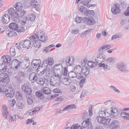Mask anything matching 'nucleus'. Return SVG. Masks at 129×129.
Wrapping results in <instances>:
<instances>
[{
	"label": "nucleus",
	"mask_w": 129,
	"mask_h": 129,
	"mask_svg": "<svg viewBox=\"0 0 129 129\" xmlns=\"http://www.w3.org/2000/svg\"><path fill=\"white\" fill-rule=\"evenodd\" d=\"M74 58L73 56H70L67 57L65 61L66 65L68 66H72L74 62Z\"/></svg>",
	"instance_id": "4468645a"
},
{
	"label": "nucleus",
	"mask_w": 129,
	"mask_h": 129,
	"mask_svg": "<svg viewBox=\"0 0 129 129\" xmlns=\"http://www.w3.org/2000/svg\"><path fill=\"white\" fill-rule=\"evenodd\" d=\"M121 25L123 26H124L127 25L126 20V19H122L120 22Z\"/></svg>",
	"instance_id": "6e6d98bb"
},
{
	"label": "nucleus",
	"mask_w": 129,
	"mask_h": 129,
	"mask_svg": "<svg viewBox=\"0 0 129 129\" xmlns=\"http://www.w3.org/2000/svg\"><path fill=\"white\" fill-rule=\"evenodd\" d=\"M47 61L48 64L50 66H51L53 64L54 62L53 59L51 57H49L47 59Z\"/></svg>",
	"instance_id": "a18cd8bd"
},
{
	"label": "nucleus",
	"mask_w": 129,
	"mask_h": 129,
	"mask_svg": "<svg viewBox=\"0 0 129 129\" xmlns=\"http://www.w3.org/2000/svg\"><path fill=\"white\" fill-rule=\"evenodd\" d=\"M71 80L67 77H65L64 78H62L61 82L63 84L65 85H68L71 82Z\"/></svg>",
	"instance_id": "2f4dec72"
},
{
	"label": "nucleus",
	"mask_w": 129,
	"mask_h": 129,
	"mask_svg": "<svg viewBox=\"0 0 129 129\" xmlns=\"http://www.w3.org/2000/svg\"><path fill=\"white\" fill-rule=\"evenodd\" d=\"M106 56L105 55L103 54V52H101L100 51H98V54L96 56V59L95 60L98 63H100L103 62L106 60Z\"/></svg>",
	"instance_id": "1a4fd4ad"
},
{
	"label": "nucleus",
	"mask_w": 129,
	"mask_h": 129,
	"mask_svg": "<svg viewBox=\"0 0 129 129\" xmlns=\"http://www.w3.org/2000/svg\"><path fill=\"white\" fill-rule=\"evenodd\" d=\"M86 81V79L85 78H83L81 79L80 81V86L81 88H82L83 84Z\"/></svg>",
	"instance_id": "bf43d9fd"
},
{
	"label": "nucleus",
	"mask_w": 129,
	"mask_h": 129,
	"mask_svg": "<svg viewBox=\"0 0 129 129\" xmlns=\"http://www.w3.org/2000/svg\"><path fill=\"white\" fill-rule=\"evenodd\" d=\"M36 96L39 98H41L43 97V95L42 92L40 91H38L36 93Z\"/></svg>",
	"instance_id": "13d9d810"
},
{
	"label": "nucleus",
	"mask_w": 129,
	"mask_h": 129,
	"mask_svg": "<svg viewBox=\"0 0 129 129\" xmlns=\"http://www.w3.org/2000/svg\"><path fill=\"white\" fill-rule=\"evenodd\" d=\"M79 32V30L78 29H73L71 31V33L73 34H77Z\"/></svg>",
	"instance_id": "0e129e2a"
},
{
	"label": "nucleus",
	"mask_w": 129,
	"mask_h": 129,
	"mask_svg": "<svg viewBox=\"0 0 129 129\" xmlns=\"http://www.w3.org/2000/svg\"><path fill=\"white\" fill-rule=\"evenodd\" d=\"M24 74L22 72H20L18 75L15 76V78L18 83H20L24 77Z\"/></svg>",
	"instance_id": "a211bd4d"
},
{
	"label": "nucleus",
	"mask_w": 129,
	"mask_h": 129,
	"mask_svg": "<svg viewBox=\"0 0 129 129\" xmlns=\"http://www.w3.org/2000/svg\"><path fill=\"white\" fill-rule=\"evenodd\" d=\"M43 93L45 94H48L50 93L51 91L50 89L48 87H45L43 89Z\"/></svg>",
	"instance_id": "58836bf2"
},
{
	"label": "nucleus",
	"mask_w": 129,
	"mask_h": 129,
	"mask_svg": "<svg viewBox=\"0 0 129 129\" xmlns=\"http://www.w3.org/2000/svg\"><path fill=\"white\" fill-rule=\"evenodd\" d=\"M29 79L32 81V83L34 81L36 82L39 86H42L44 84V82L42 79L38 78L37 77V74L34 72L31 73L29 76Z\"/></svg>",
	"instance_id": "423d86ee"
},
{
	"label": "nucleus",
	"mask_w": 129,
	"mask_h": 129,
	"mask_svg": "<svg viewBox=\"0 0 129 129\" xmlns=\"http://www.w3.org/2000/svg\"><path fill=\"white\" fill-rule=\"evenodd\" d=\"M25 17L26 19H27V17ZM35 18L36 16L35 15L30 14L29 15L27 19H29L30 21H34Z\"/></svg>",
	"instance_id": "79ce46f5"
},
{
	"label": "nucleus",
	"mask_w": 129,
	"mask_h": 129,
	"mask_svg": "<svg viewBox=\"0 0 129 129\" xmlns=\"http://www.w3.org/2000/svg\"><path fill=\"white\" fill-rule=\"evenodd\" d=\"M115 59L114 57H111L107 59L106 60V61L107 64L111 65L115 62Z\"/></svg>",
	"instance_id": "c85d7f7f"
},
{
	"label": "nucleus",
	"mask_w": 129,
	"mask_h": 129,
	"mask_svg": "<svg viewBox=\"0 0 129 129\" xmlns=\"http://www.w3.org/2000/svg\"><path fill=\"white\" fill-rule=\"evenodd\" d=\"M63 74L64 76H66L68 73V67H65L64 68L63 67Z\"/></svg>",
	"instance_id": "5fc2aeb1"
},
{
	"label": "nucleus",
	"mask_w": 129,
	"mask_h": 129,
	"mask_svg": "<svg viewBox=\"0 0 129 129\" xmlns=\"http://www.w3.org/2000/svg\"><path fill=\"white\" fill-rule=\"evenodd\" d=\"M119 114V112L117 109L114 107H112L110 108V111L107 108L103 107L100 112L101 116H106L108 117L112 116L114 117L117 116Z\"/></svg>",
	"instance_id": "20e7f679"
},
{
	"label": "nucleus",
	"mask_w": 129,
	"mask_h": 129,
	"mask_svg": "<svg viewBox=\"0 0 129 129\" xmlns=\"http://www.w3.org/2000/svg\"><path fill=\"white\" fill-rule=\"evenodd\" d=\"M110 88L113 90L117 94L120 93V91L116 87L112 85H111L110 87Z\"/></svg>",
	"instance_id": "09e8293b"
},
{
	"label": "nucleus",
	"mask_w": 129,
	"mask_h": 129,
	"mask_svg": "<svg viewBox=\"0 0 129 129\" xmlns=\"http://www.w3.org/2000/svg\"><path fill=\"white\" fill-rule=\"evenodd\" d=\"M15 50L13 47H12L10 49V53L11 56H14L16 54Z\"/></svg>",
	"instance_id": "37998d69"
},
{
	"label": "nucleus",
	"mask_w": 129,
	"mask_h": 129,
	"mask_svg": "<svg viewBox=\"0 0 129 129\" xmlns=\"http://www.w3.org/2000/svg\"><path fill=\"white\" fill-rule=\"evenodd\" d=\"M92 30V29H88L86 31H85L84 32L82 33L81 34V37L83 38L86 36V35L87 34V33H89L90 32H91Z\"/></svg>",
	"instance_id": "8fccbe9b"
},
{
	"label": "nucleus",
	"mask_w": 129,
	"mask_h": 129,
	"mask_svg": "<svg viewBox=\"0 0 129 129\" xmlns=\"http://www.w3.org/2000/svg\"><path fill=\"white\" fill-rule=\"evenodd\" d=\"M27 102L28 105L32 104L33 103V101L32 99L31 98H27Z\"/></svg>",
	"instance_id": "69168bd1"
},
{
	"label": "nucleus",
	"mask_w": 129,
	"mask_h": 129,
	"mask_svg": "<svg viewBox=\"0 0 129 129\" xmlns=\"http://www.w3.org/2000/svg\"><path fill=\"white\" fill-rule=\"evenodd\" d=\"M83 18H82L81 17L77 16L76 17L75 20L76 22L77 23H79L81 22L82 21L84 23L83 20Z\"/></svg>",
	"instance_id": "49530a36"
},
{
	"label": "nucleus",
	"mask_w": 129,
	"mask_h": 129,
	"mask_svg": "<svg viewBox=\"0 0 129 129\" xmlns=\"http://www.w3.org/2000/svg\"><path fill=\"white\" fill-rule=\"evenodd\" d=\"M98 65L99 67L102 68L105 71L109 70L108 69V66L106 64L103 63L102 62H100L98 63Z\"/></svg>",
	"instance_id": "f704fd0d"
},
{
	"label": "nucleus",
	"mask_w": 129,
	"mask_h": 129,
	"mask_svg": "<svg viewBox=\"0 0 129 129\" xmlns=\"http://www.w3.org/2000/svg\"><path fill=\"white\" fill-rule=\"evenodd\" d=\"M111 119L110 118H106L105 117H103V120L102 121V124H104L105 125H108L110 123Z\"/></svg>",
	"instance_id": "c756f323"
},
{
	"label": "nucleus",
	"mask_w": 129,
	"mask_h": 129,
	"mask_svg": "<svg viewBox=\"0 0 129 129\" xmlns=\"http://www.w3.org/2000/svg\"><path fill=\"white\" fill-rule=\"evenodd\" d=\"M84 23L88 25H92L94 24L95 21L94 18H83Z\"/></svg>",
	"instance_id": "2eb2a0df"
},
{
	"label": "nucleus",
	"mask_w": 129,
	"mask_h": 129,
	"mask_svg": "<svg viewBox=\"0 0 129 129\" xmlns=\"http://www.w3.org/2000/svg\"><path fill=\"white\" fill-rule=\"evenodd\" d=\"M111 48V46L110 45L106 44L104 46L102 47H101L99 48L98 50L100 52H103V51L109 49Z\"/></svg>",
	"instance_id": "473e14b6"
},
{
	"label": "nucleus",
	"mask_w": 129,
	"mask_h": 129,
	"mask_svg": "<svg viewBox=\"0 0 129 129\" xmlns=\"http://www.w3.org/2000/svg\"><path fill=\"white\" fill-rule=\"evenodd\" d=\"M15 96L16 98L18 100H20L21 99L22 95L19 92H17L16 93Z\"/></svg>",
	"instance_id": "052dcab7"
},
{
	"label": "nucleus",
	"mask_w": 129,
	"mask_h": 129,
	"mask_svg": "<svg viewBox=\"0 0 129 129\" xmlns=\"http://www.w3.org/2000/svg\"><path fill=\"white\" fill-rule=\"evenodd\" d=\"M18 25L15 23H10L9 26V27L10 28L16 31L18 27Z\"/></svg>",
	"instance_id": "72a5a7b5"
},
{
	"label": "nucleus",
	"mask_w": 129,
	"mask_h": 129,
	"mask_svg": "<svg viewBox=\"0 0 129 129\" xmlns=\"http://www.w3.org/2000/svg\"><path fill=\"white\" fill-rule=\"evenodd\" d=\"M63 66L60 64H55L53 67V73H59L60 74H63Z\"/></svg>",
	"instance_id": "9b49d317"
},
{
	"label": "nucleus",
	"mask_w": 129,
	"mask_h": 129,
	"mask_svg": "<svg viewBox=\"0 0 129 129\" xmlns=\"http://www.w3.org/2000/svg\"><path fill=\"white\" fill-rule=\"evenodd\" d=\"M98 62L96 61L95 62L92 61H88L87 63L88 67L90 68L94 67L98 64Z\"/></svg>",
	"instance_id": "ea45409f"
},
{
	"label": "nucleus",
	"mask_w": 129,
	"mask_h": 129,
	"mask_svg": "<svg viewBox=\"0 0 129 129\" xmlns=\"http://www.w3.org/2000/svg\"><path fill=\"white\" fill-rule=\"evenodd\" d=\"M20 63L17 59H15L12 61V62L10 65L11 68L12 69L15 68L18 69V67L20 65Z\"/></svg>",
	"instance_id": "aec40b11"
},
{
	"label": "nucleus",
	"mask_w": 129,
	"mask_h": 129,
	"mask_svg": "<svg viewBox=\"0 0 129 129\" xmlns=\"http://www.w3.org/2000/svg\"><path fill=\"white\" fill-rule=\"evenodd\" d=\"M121 117L125 120H129V113L124 112H121L120 114Z\"/></svg>",
	"instance_id": "7c9ffc66"
},
{
	"label": "nucleus",
	"mask_w": 129,
	"mask_h": 129,
	"mask_svg": "<svg viewBox=\"0 0 129 129\" xmlns=\"http://www.w3.org/2000/svg\"><path fill=\"white\" fill-rule=\"evenodd\" d=\"M24 107L23 104L20 102L17 103L16 105V108L18 110H22Z\"/></svg>",
	"instance_id": "4c0bfd02"
},
{
	"label": "nucleus",
	"mask_w": 129,
	"mask_h": 129,
	"mask_svg": "<svg viewBox=\"0 0 129 129\" xmlns=\"http://www.w3.org/2000/svg\"><path fill=\"white\" fill-rule=\"evenodd\" d=\"M76 108V106L74 104L70 105L67 106L66 107L63 109L62 111H63L70 109H75Z\"/></svg>",
	"instance_id": "c9c22d12"
},
{
	"label": "nucleus",
	"mask_w": 129,
	"mask_h": 129,
	"mask_svg": "<svg viewBox=\"0 0 129 129\" xmlns=\"http://www.w3.org/2000/svg\"><path fill=\"white\" fill-rule=\"evenodd\" d=\"M71 129H82L81 127L78 124H76L73 125L71 127Z\"/></svg>",
	"instance_id": "603ef678"
},
{
	"label": "nucleus",
	"mask_w": 129,
	"mask_h": 129,
	"mask_svg": "<svg viewBox=\"0 0 129 129\" xmlns=\"http://www.w3.org/2000/svg\"><path fill=\"white\" fill-rule=\"evenodd\" d=\"M68 75L69 77L72 78L76 77V74L74 71V72L71 71L69 73Z\"/></svg>",
	"instance_id": "3c124183"
},
{
	"label": "nucleus",
	"mask_w": 129,
	"mask_h": 129,
	"mask_svg": "<svg viewBox=\"0 0 129 129\" xmlns=\"http://www.w3.org/2000/svg\"><path fill=\"white\" fill-rule=\"evenodd\" d=\"M7 73H1L0 74V84H3L7 86L10 81V79Z\"/></svg>",
	"instance_id": "6e6552de"
},
{
	"label": "nucleus",
	"mask_w": 129,
	"mask_h": 129,
	"mask_svg": "<svg viewBox=\"0 0 129 129\" xmlns=\"http://www.w3.org/2000/svg\"><path fill=\"white\" fill-rule=\"evenodd\" d=\"M30 40L37 39L42 42H45L47 40V37L44 33L41 30H39L30 38Z\"/></svg>",
	"instance_id": "39448f33"
},
{
	"label": "nucleus",
	"mask_w": 129,
	"mask_h": 129,
	"mask_svg": "<svg viewBox=\"0 0 129 129\" xmlns=\"http://www.w3.org/2000/svg\"><path fill=\"white\" fill-rule=\"evenodd\" d=\"M90 120L89 118H88L86 120L84 121L82 123V125L84 128L89 127H92V125L91 123L90 122L89 120Z\"/></svg>",
	"instance_id": "5701e85b"
},
{
	"label": "nucleus",
	"mask_w": 129,
	"mask_h": 129,
	"mask_svg": "<svg viewBox=\"0 0 129 129\" xmlns=\"http://www.w3.org/2000/svg\"><path fill=\"white\" fill-rule=\"evenodd\" d=\"M34 121V120L32 119H28L26 121V124H29Z\"/></svg>",
	"instance_id": "774afa93"
},
{
	"label": "nucleus",
	"mask_w": 129,
	"mask_h": 129,
	"mask_svg": "<svg viewBox=\"0 0 129 129\" xmlns=\"http://www.w3.org/2000/svg\"><path fill=\"white\" fill-rule=\"evenodd\" d=\"M3 84H0V93L2 95H4L5 93V91L7 88V86H5Z\"/></svg>",
	"instance_id": "e433bc0d"
},
{
	"label": "nucleus",
	"mask_w": 129,
	"mask_h": 129,
	"mask_svg": "<svg viewBox=\"0 0 129 129\" xmlns=\"http://www.w3.org/2000/svg\"><path fill=\"white\" fill-rule=\"evenodd\" d=\"M30 40L32 42L34 46L37 48H39L41 47V41L37 39H34V40Z\"/></svg>",
	"instance_id": "412c9836"
},
{
	"label": "nucleus",
	"mask_w": 129,
	"mask_h": 129,
	"mask_svg": "<svg viewBox=\"0 0 129 129\" xmlns=\"http://www.w3.org/2000/svg\"><path fill=\"white\" fill-rule=\"evenodd\" d=\"M124 14L125 16H129V6L127 8V10L124 12Z\"/></svg>",
	"instance_id": "338daca9"
},
{
	"label": "nucleus",
	"mask_w": 129,
	"mask_h": 129,
	"mask_svg": "<svg viewBox=\"0 0 129 129\" xmlns=\"http://www.w3.org/2000/svg\"><path fill=\"white\" fill-rule=\"evenodd\" d=\"M108 127L112 129H119V122L117 120H114L110 125H109Z\"/></svg>",
	"instance_id": "6ab92c4d"
},
{
	"label": "nucleus",
	"mask_w": 129,
	"mask_h": 129,
	"mask_svg": "<svg viewBox=\"0 0 129 129\" xmlns=\"http://www.w3.org/2000/svg\"><path fill=\"white\" fill-rule=\"evenodd\" d=\"M23 68H26L28 67L30 64V61L28 59H25L23 62L21 63Z\"/></svg>",
	"instance_id": "bb28decb"
},
{
	"label": "nucleus",
	"mask_w": 129,
	"mask_h": 129,
	"mask_svg": "<svg viewBox=\"0 0 129 129\" xmlns=\"http://www.w3.org/2000/svg\"><path fill=\"white\" fill-rule=\"evenodd\" d=\"M6 33L7 36L9 37H12L15 35V33L13 31H10L7 30L6 31Z\"/></svg>",
	"instance_id": "c03bdc74"
},
{
	"label": "nucleus",
	"mask_w": 129,
	"mask_h": 129,
	"mask_svg": "<svg viewBox=\"0 0 129 129\" xmlns=\"http://www.w3.org/2000/svg\"><path fill=\"white\" fill-rule=\"evenodd\" d=\"M122 36V34L120 33H117L113 35L112 37V40L114 39H116L119 38Z\"/></svg>",
	"instance_id": "de8ad7c7"
},
{
	"label": "nucleus",
	"mask_w": 129,
	"mask_h": 129,
	"mask_svg": "<svg viewBox=\"0 0 129 129\" xmlns=\"http://www.w3.org/2000/svg\"><path fill=\"white\" fill-rule=\"evenodd\" d=\"M5 94L6 96L8 98H12L14 95V89L9 88L8 89H6L5 91Z\"/></svg>",
	"instance_id": "ddd939ff"
},
{
	"label": "nucleus",
	"mask_w": 129,
	"mask_h": 129,
	"mask_svg": "<svg viewBox=\"0 0 129 129\" xmlns=\"http://www.w3.org/2000/svg\"><path fill=\"white\" fill-rule=\"evenodd\" d=\"M31 41L29 40H26L22 41L20 42L19 45L21 47L26 48L27 49H29L30 46Z\"/></svg>",
	"instance_id": "f8f14e48"
},
{
	"label": "nucleus",
	"mask_w": 129,
	"mask_h": 129,
	"mask_svg": "<svg viewBox=\"0 0 129 129\" xmlns=\"http://www.w3.org/2000/svg\"><path fill=\"white\" fill-rule=\"evenodd\" d=\"M61 78V76L58 73H53V74L51 77V79L52 80H54L56 81L58 80Z\"/></svg>",
	"instance_id": "393cba45"
},
{
	"label": "nucleus",
	"mask_w": 129,
	"mask_h": 129,
	"mask_svg": "<svg viewBox=\"0 0 129 129\" xmlns=\"http://www.w3.org/2000/svg\"><path fill=\"white\" fill-rule=\"evenodd\" d=\"M56 83L57 82L56 81L52 80V79H51L50 82V84L52 86L55 87L56 85Z\"/></svg>",
	"instance_id": "4d7b16f0"
},
{
	"label": "nucleus",
	"mask_w": 129,
	"mask_h": 129,
	"mask_svg": "<svg viewBox=\"0 0 129 129\" xmlns=\"http://www.w3.org/2000/svg\"><path fill=\"white\" fill-rule=\"evenodd\" d=\"M111 11L112 13L114 14H116L120 12V5L118 3L115 4L112 8Z\"/></svg>",
	"instance_id": "dca6fc26"
},
{
	"label": "nucleus",
	"mask_w": 129,
	"mask_h": 129,
	"mask_svg": "<svg viewBox=\"0 0 129 129\" xmlns=\"http://www.w3.org/2000/svg\"><path fill=\"white\" fill-rule=\"evenodd\" d=\"M89 70V68L86 66H84L82 68L78 65L74 67V71L76 74V78L78 79H81L84 76H86L88 74Z\"/></svg>",
	"instance_id": "f03ea898"
},
{
	"label": "nucleus",
	"mask_w": 129,
	"mask_h": 129,
	"mask_svg": "<svg viewBox=\"0 0 129 129\" xmlns=\"http://www.w3.org/2000/svg\"><path fill=\"white\" fill-rule=\"evenodd\" d=\"M10 106L11 107H13L16 104V101L14 99L11 100L10 101Z\"/></svg>",
	"instance_id": "e2e57ef3"
},
{
	"label": "nucleus",
	"mask_w": 129,
	"mask_h": 129,
	"mask_svg": "<svg viewBox=\"0 0 129 129\" xmlns=\"http://www.w3.org/2000/svg\"><path fill=\"white\" fill-rule=\"evenodd\" d=\"M87 13L91 16H93L95 14L93 10H90L88 11H87Z\"/></svg>",
	"instance_id": "680f3d73"
},
{
	"label": "nucleus",
	"mask_w": 129,
	"mask_h": 129,
	"mask_svg": "<svg viewBox=\"0 0 129 129\" xmlns=\"http://www.w3.org/2000/svg\"><path fill=\"white\" fill-rule=\"evenodd\" d=\"M117 69L121 72L125 73H128L129 71L127 69V65L124 62L121 61L116 64Z\"/></svg>",
	"instance_id": "0eeeda50"
},
{
	"label": "nucleus",
	"mask_w": 129,
	"mask_h": 129,
	"mask_svg": "<svg viewBox=\"0 0 129 129\" xmlns=\"http://www.w3.org/2000/svg\"><path fill=\"white\" fill-rule=\"evenodd\" d=\"M21 88L23 91L29 95L32 92L31 89L29 87L28 85L26 84H23L21 86Z\"/></svg>",
	"instance_id": "f3484780"
},
{
	"label": "nucleus",
	"mask_w": 129,
	"mask_h": 129,
	"mask_svg": "<svg viewBox=\"0 0 129 129\" xmlns=\"http://www.w3.org/2000/svg\"><path fill=\"white\" fill-rule=\"evenodd\" d=\"M2 114L5 118H7V116L8 115V112L7 110V108L5 105L3 106L2 110Z\"/></svg>",
	"instance_id": "a878e982"
},
{
	"label": "nucleus",
	"mask_w": 129,
	"mask_h": 129,
	"mask_svg": "<svg viewBox=\"0 0 129 129\" xmlns=\"http://www.w3.org/2000/svg\"><path fill=\"white\" fill-rule=\"evenodd\" d=\"M3 63L0 65V72L7 73L9 75L11 74V71L9 69V63L11 60V57L8 55L4 56L2 57Z\"/></svg>",
	"instance_id": "7ed1b4c3"
},
{
	"label": "nucleus",
	"mask_w": 129,
	"mask_h": 129,
	"mask_svg": "<svg viewBox=\"0 0 129 129\" xmlns=\"http://www.w3.org/2000/svg\"><path fill=\"white\" fill-rule=\"evenodd\" d=\"M40 107H35L34 109H32L28 111L26 113V114L27 115L29 114V115H31L35 114L37 112L40 110Z\"/></svg>",
	"instance_id": "b1692460"
},
{
	"label": "nucleus",
	"mask_w": 129,
	"mask_h": 129,
	"mask_svg": "<svg viewBox=\"0 0 129 129\" xmlns=\"http://www.w3.org/2000/svg\"><path fill=\"white\" fill-rule=\"evenodd\" d=\"M13 6L16 10L11 7L9 9L8 12L11 15L12 19L16 21L18 20L19 18L22 17L25 14L26 11L22 9V4L20 2L15 4Z\"/></svg>",
	"instance_id": "f257e3e1"
},
{
	"label": "nucleus",
	"mask_w": 129,
	"mask_h": 129,
	"mask_svg": "<svg viewBox=\"0 0 129 129\" xmlns=\"http://www.w3.org/2000/svg\"><path fill=\"white\" fill-rule=\"evenodd\" d=\"M25 30V29L23 27H20L19 28L18 26L16 31L19 33H21L24 32Z\"/></svg>",
	"instance_id": "864d4df0"
},
{
	"label": "nucleus",
	"mask_w": 129,
	"mask_h": 129,
	"mask_svg": "<svg viewBox=\"0 0 129 129\" xmlns=\"http://www.w3.org/2000/svg\"><path fill=\"white\" fill-rule=\"evenodd\" d=\"M31 66L34 68H36L37 66H38L36 71L37 72L39 71V69L42 68L43 65L41 63V62L40 60L36 59L33 60L31 63Z\"/></svg>",
	"instance_id": "9d476101"
},
{
	"label": "nucleus",
	"mask_w": 129,
	"mask_h": 129,
	"mask_svg": "<svg viewBox=\"0 0 129 129\" xmlns=\"http://www.w3.org/2000/svg\"><path fill=\"white\" fill-rule=\"evenodd\" d=\"M30 6L32 8H35L36 9H38L39 5L37 1L35 0H32L30 3Z\"/></svg>",
	"instance_id": "cd10ccee"
},
{
	"label": "nucleus",
	"mask_w": 129,
	"mask_h": 129,
	"mask_svg": "<svg viewBox=\"0 0 129 129\" xmlns=\"http://www.w3.org/2000/svg\"><path fill=\"white\" fill-rule=\"evenodd\" d=\"M2 22L3 23H8L10 20L9 15L7 14H4L2 17Z\"/></svg>",
	"instance_id": "4be33fe9"
},
{
	"label": "nucleus",
	"mask_w": 129,
	"mask_h": 129,
	"mask_svg": "<svg viewBox=\"0 0 129 129\" xmlns=\"http://www.w3.org/2000/svg\"><path fill=\"white\" fill-rule=\"evenodd\" d=\"M101 109L99 111V116L97 117L96 119L100 123H102V121L103 120V117H104V116L105 117H106V116H101L100 115V111H101Z\"/></svg>",
	"instance_id": "a19ab883"
}]
</instances>
